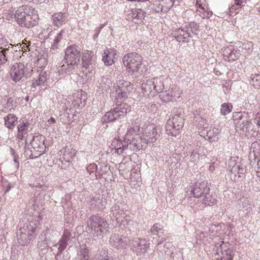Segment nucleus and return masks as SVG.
<instances>
[{"mask_svg":"<svg viewBox=\"0 0 260 260\" xmlns=\"http://www.w3.org/2000/svg\"><path fill=\"white\" fill-rule=\"evenodd\" d=\"M169 79L157 77L144 81L142 84V90L144 94L153 97L159 93L162 102H175L183 93L182 90L174 84L168 85Z\"/></svg>","mask_w":260,"mask_h":260,"instance_id":"nucleus-1","label":"nucleus"},{"mask_svg":"<svg viewBox=\"0 0 260 260\" xmlns=\"http://www.w3.org/2000/svg\"><path fill=\"white\" fill-rule=\"evenodd\" d=\"M15 17L19 25L27 28L34 27L39 20L37 11L26 5L22 6L17 9L15 13Z\"/></svg>","mask_w":260,"mask_h":260,"instance_id":"nucleus-2","label":"nucleus"},{"mask_svg":"<svg viewBox=\"0 0 260 260\" xmlns=\"http://www.w3.org/2000/svg\"><path fill=\"white\" fill-rule=\"evenodd\" d=\"M88 230L90 236L95 240L102 239L109 229L107 220L99 215H92L87 220Z\"/></svg>","mask_w":260,"mask_h":260,"instance_id":"nucleus-3","label":"nucleus"},{"mask_svg":"<svg viewBox=\"0 0 260 260\" xmlns=\"http://www.w3.org/2000/svg\"><path fill=\"white\" fill-rule=\"evenodd\" d=\"M32 69L28 63H15L11 67L10 71L11 78L15 82L20 81L24 77L29 78L32 75Z\"/></svg>","mask_w":260,"mask_h":260,"instance_id":"nucleus-4","label":"nucleus"},{"mask_svg":"<svg viewBox=\"0 0 260 260\" xmlns=\"http://www.w3.org/2000/svg\"><path fill=\"white\" fill-rule=\"evenodd\" d=\"M124 66L130 74L137 73L140 69L143 62L142 57L135 52L125 54L122 58Z\"/></svg>","mask_w":260,"mask_h":260,"instance_id":"nucleus-5","label":"nucleus"},{"mask_svg":"<svg viewBox=\"0 0 260 260\" xmlns=\"http://www.w3.org/2000/svg\"><path fill=\"white\" fill-rule=\"evenodd\" d=\"M215 258L217 260H232L234 253L232 245L228 242L219 240L215 244L213 249Z\"/></svg>","mask_w":260,"mask_h":260,"instance_id":"nucleus-6","label":"nucleus"},{"mask_svg":"<svg viewBox=\"0 0 260 260\" xmlns=\"http://www.w3.org/2000/svg\"><path fill=\"white\" fill-rule=\"evenodd\" d=\"M35 232L36 227L32 222L26 223L22 226L21 225L16 233L18 242L22 245L28 243L34 238Z\"/></svg>","mask_w":260,"mask_h":260,"instance_id":"nucleus-7","label":"nucleus"},{"mask_svg":"<svg viewBox=\"0 0 260 260\" xmlns=\"http://www.w3.org/2000/svg\"><path fill=\"white\" fill-rule=\"evenodd\" d=\"M184 125V119L179 115H175L170 118L166 125V131L167 134L172 136H177Z\"/></svg>","mask_w":260,"mask_h":260,"instance_id":"nucleus-8","label":"nucleus"},{"mask_svg":"<svg viewBox=\"0 0 260 260\" xmlns=\"http://www.w3.org/2000/svg\"><path fill=\"white\" fill-rule=\"evenodd\" d=\"M80 52L76 46H70L65 52V59L68 64V72H70L75 68L80 60Z\"/></svg>","mask_w":260,"mask_h":260,"instance_id":"nucleus-9","label":"nucleus"},{"mask_svg":"<svg viewBox=\"0 0 260 260\" xmlns=\"http://www.w3.org/2000/svg\"><path fill=\"white\" fill-rule=\"evenodd\" d=\"M161 132V127L153 124H148L142 128V134L144 140L148 144L153 143L159 137Z\"/></svg>","mask_w":260,"mask_h":260,"instance_id":"nucleus-10","label":"nucleus"},{"mask_svg":"<svg viewBox=\"0 0 260 260\" xmlns=\"http://www.w3.org/2000/svg\"><path fill=\"white\" fill-rule=\"evenodd\" d=\"M117 88L112 92V95L120 100L126 99L134 88L133 85L128 81L120 80L117 82Z\"/></svg>","mask_w":260,"mask_h":260,"instance_id":"nucleus-11","label":"nucleus"},{"mask_svg":"<svg viewBox=\"0 0 260 260\" xmlns=\"http://www.w3.org/2000/svg\"><path fill=\"white\" fill-rule=\"evenodd\" d=\"M210 189L206 182H196L187 188L186 193L189 197L200 198L205 193L209 192Z\"/></svg>","mask_w":260,"mask_h":260,"instance_id":"nucleus-12","label":"nucleus"},{"mask_svg":"<svg viewBox=\"0 0 260 260\" xmlns=\"http://www.w3.org/2000/svg\"><path fill=\"white\" fill-rule=\"evenodd\" d=\"M229 169L230 170L229 175L230 179L234 182L239 181L245 172L244 167L232 159L229 161Z\"/></svg>","mask_w":260,"mask_h":260,"instance_id":"nucleus-13","label":"nucleus"},{"mask_svg":"<svg viewBox=\"0 0 260 260\" xmlns=\"http://www.w3.org/2000/svg\"><path fill=\"white\" fill-rule=\"evenodd\" d=\"M235 116H238V119L236 122L237 131H242L246 135L250 134V131L252 132L253 124L251 120L248 118L246 115L241 113H238Z\"/></svg>","mask_w":260,"mask_h":260,"instance_id":"nucleus-14","label":"nucleus"},{"mask_svg":"<svg viewBox=\"0 0 260 260\" xmlns=\"http://www.w3.org/2000/svg\"><path fill=\"white\" fill-rule=\"evenodd\" d=\"M132 249L138 256L144 255L149 247V242L144 239L135 238L132 241Z\"/></svg>","mask_w":260,"mask_h":260,"instance_id":"nucleus-15","label":"nucleus"},{"mask_svg":"<svg viewBox=\"0 0 260 260\" xmlns=\"http://www.w3.org/2000/svg\"><path fill=\"white\" fill-rule=\"evenodd\" d=\"M222 52L223 58L228 61L236 60L241 55L240 50L233 46L223 48Z\"/></svg>","mask_w":260,"mask_h":260,"instance_id":"nucleus-16","label":"nucleus"},{"mask_svg":"<svg viewBox=\"0 0 260 260\" xmlns=\"http://www.w3.org/2000/svg\"><path fill=\"white\" fill-rule=\"evenodd\" d=\"M144 140V137L142 134L136 135L135 137L129 141V143L126 145L128 149L135 151L141 149L148 144L147 142Z\"/></svg>","mask_w":260,"mask_h":260,"instance_id":"nucleus-17","label":"nucleus"},{"mask_svg":"<svg viewBox=\"0 0 260 260\" xmlns=\"http://www.w3.org/2000/svg\"><path fill=\"white\" fill-rule=\"evenodd\" d=\"M66 31L62 29L59 32L52 31L49 34V37L52 41L51 49L55 50L58 48L63 41V37L66 36Z\"/></svg>","mask_w":260,"mask_h":260,"instance_id":"nucleus-18","label":"nucleus"},{"mask_svg":"<svg viewBox=\"0 0 260 260\" xmlns=\"http://www.w3.org/2000/svg\"><path fill=\"white\" fill-rule=\"evenodd\" d=\"M112 151L113 153H116L118 155L122 154L124 156V154H126V150H128V147L126 145H124L121 141L118 138H115L111 143Z\"/></svg>","mask_w":260,"mask_h":260,"instance_id":"nucleus-19","label":"nucleus"},{"mask_svg":"<svg viewBox=\"0 0 260 260\" xmlns=\"http://www.w3.org/2000/svg\"><path fill=\"white\" fill-rule=\"evenodd\" d=\"M109 242L112 246L118 249H121L126 246V238L119 234H114L111 236Z\"/></svg>","mask_w":260,"mask_h":260,"instance_id":"nucleus-20","label":"nucleus"},{"mask_svg":"<svg viewBox=\"0 0 260 260\" xmlns=\"http://www.w3.org/2000/svg\"><path fill=\"white\" fill-rule=\"evenodd\" d=\"M196 11L203 18H209L212 15V12L209 11L206 7L205 0H197Z\"/></svg>","mask_w":260,"mask_h":260,"instance_id":"nucleus-21","label":"nucleus"},{"mask_svg":"<svg viewBox=\"0 0 260 260\" xmlns=\"http://www.w3.org/2000/svg\"><path fill=\"white\" fill-rule=\"evenodd\" d=\"M220 131L218 128L210 126L204 129L202 135L206 134V139L211 142H217L219 139Z\"/></svg>","mask_w":260,"mask_h":260,"instance_id":"nucleus-22","label":"nucleus"},{"mask_svg":"<svg viewBox=\"0 0 260 260\" xmlns=\"http://www.w3.org/2000/svg\"><path fill=\"white\" fill-rule=\"evenodd\" d=\"M137 126L131 127L129 128H127V131L125 133L124 128L122 127V126H121V127L118 129V133L121 138H123L125 142L126 141L128 142V141H130L133 138L135 137L136 135H138L137 134Z\"/></svg>","mask_w":260,"mask_h":260,"instance_id":"nucleus-23","label":"nucleus"},{"mask_svg":"<svg viewBox=\"0 0 260 260\" xmlns=\"http://www.w3.org/2000/svg\"><path fill=\"white\" fill-rule=\"evenodd\" d=\"M72 104L74 108H81L84 106L86 101L85 93L82 91H76L73 95Z\"/></svg>","mask_w":260,"mask_h":260,"instance_id":"nucleus-24","label":"nucleus"},{"mask_svg":"<svg viewBox=\"0 0 260 260\" xmlns=\"http://www.w3.org/2000/svg\"><path fill=\"white\" fill-rule=\"evenodd\" d=\"M131 110V107L126 104H123L113 109L114 117L115 121L121 119L127 113Z\"/></svg>","mask_w":260,"mask_h":260,"instance_id":"nucleus-25","label":"nucleus"},{"mask_svg":"<svg viewBox=\"0 0 260 260\" xmlns=\"http://www.w3.org/2000/svg\"><path fill=\"white\" fill-rule=\"evenodd\" d=\"M116 51L113 49L110 48L105 50L103 54V60L107 66H111L115 62Z\"/></svg>","mask_w":260,"mask_h":260,"instance_id":"nucleus-26","label":"nucleus"},{"mask_svg":"<svg viewBox=\"0 0 260 260\" xmlns=\"http://www.w3.org/2000/svg\"><path fill=\"white\" fill-rule=\"evenodd\" d=\"M174 37L180 43L188 42L190 38L192 37L188 30L178 28L174 32Z\"/></svg>","mask_w":260,"mask_h":260,"instance_id":"nucleus-27","label":"nucleus"},{"mask_svg":"<svg viewBox=\"0 0 260 260\" xmlns=\"http://www.w3.org/2000/svg\"><path fill=\"white\" fill-rule=\"evenodd\" d=\"M31 146L37 151L42 152L45 147L44 138L42 136H35L31 142Z\"/></svg>","mask_w":260,"mask_h":260,"instance_id":"nucleus-28","label":"nucleus"},{"mask_svg":"<svg viewBox=\"0 0 260 260\" xmlns=\"http://www.w3.org/2000/svg\"><path fill=\"white\" fill-rule=\"evenodd\" d=\"M90 249L85 245H82L78 249L75 260H89Z\"/></svg>","mask_w":260,"mask_h":260,"instance_id":"nucleus-29","label":"nucleus"},{"mask_svg":"<svg viewBox=\"0 0 260 260\" xmlns=\"http://www.w3.org/2000/svg\"><path fill=\"white\" fill-rule=\"evenodd\" d=\"M48 75L46 71H40L38 78L32 80V87L36 88L44 85L48 79Z\"/></svg>","mask_w":260,"mask_h":260,"instance_id":"nucleus-30","label":"nucleus"},{"mask_svg":"<svg viewBox=\"0 0 260 260\" xmlns=\"http://www.w3.org/2000/svg\"><path fill=\"white\" fill-rule=\"evenodd\" d=\"M29 124L28 123L21 122L17 126V138L18 140H22L24 136L28 133Z\"/></svg>","mask_w":260,"mask_h":260,"instance_id":"nucleus-31","label":"nucleus"},{"mask_svg":"<svg viewBox=\"0 0 260 260\" xmlns=\"http://www.w3.org/2000/svg\"><path fill=\"white\" fill-rule=\"evenodd\" d=\"M71 234L68 231H64L63 235L58 242V250L62 251L67 247V243L70 239Z\"/></svg>","mask_w":260,"mask_h":260,"instance_id":"nucleus-32","label":"nucleus"},{"mask_svg":"<svg viewBox=\"0 0 260 260\" xmlns=\"http://www.w3.org/2000/svg\"><path fill=\"white\" fill-rule=\"evenodd\" d=\"M18 120V118L13 114H9L4 118L5 125L9 129H13Z\"/></svg>","mask_w":260,"mask_h":260,"instance_id":"nucleus-33","label":"nucleus"},{"mask_svg":"<svg viewBox=\"0 0 260 260\" xmlns=\"http://www.w3.org/2000/svg\"><path fill=\"white\" fill-rule=\"evenodd\" d=\"M242 53L245 57H249L253 52V44L251 42H245L242 45Z\"/></svg>","mask_w":260,"mask_h":260,"instance_id":"nucleus-34","label":"nucleus"},{"mask_svg":"<svg viewBox=\"0 0 260 260\" xmlns=\"http://www.w3.org/2000/svg\"><path fill=\"white\" fill-rule=\"evenodd\" d=\"M67 18L65 14L58 12L52 15V20L54 24L57 26L62 25Z\"/></svg>","mask_w":260,"mask_h":260,"instance_id":"nucleus-35","label":"nucleus"},{"mask_svg":"<svg viewBox=\"0 0 260 260\" xmlns=\"http://www.w3.org/2000/svg\"><path fill=\"white\" fill-rule=\"evenodd\" d=\"M50 230H47L45 232L42 233L40 236V239L41 241H38V246L40 248L43 249L44 247L47 246L48 241L49 240V237H48V235L50 234Z\"/></svg>","mask_w":260,"mask_h":260,"instance_id":"nucleus-36","label":"nucleus"},{"mask_svg":"<svg viewBox=\"0 0 260 260\" xmlns=\"http://www.w3.org/2000/svg\"><path fill=\"white\" fill-rule=\"evenodd\" d=\"M93 56V52L92 51H86L84 52L82 59L83 66L84 68H87L89 67V66L91 64Z\"/></svg>","mask_w":260,"mask_h":260,"instance_id":"nucleus-37","label":"nucleus"},{"mask_svg":"<svg viewBox=\"0 0 260 260\" xmlns=\"http://www.w3.org/2000/svg\"><path fill=\"white\" fill-rule=\"evenodd\" d=\"M47 55L45 53L41 55H38L36 60L37 68L38 71H43L42 68H44L47 64Z\"/></svg>","mask_w":260,"mask_h":260,"instance_id":"nucleus-38","label":"nucleus"},{"mask_svg":"<svg viewBox=\"0 0 260 260\" xmlns=\"http://www.w3.org/2000/svg\"><path fill=\"white\" fill-rule=\"evenodd\" d=\"M117 222L119 223L121 225L126 227V228H131L135 224V222L131 219L129 216L123 215L121 216L120 219L117 220Z\"/></svg>","mask_w":260,"mask_h":260,"instance_id":"nucleus-39","label":"nucleus"},{"mask_svg":"<svg viewBox=\"0 0 260 260\" xmlns=\"http://www.w3.org/2000/svg\"><path fill=\"white\" fill-rule=\"evenodd\" d=\"M203 196L202 203L206 206H212L216 203L215 196L210 194L209 192L205 193Z\"/></svg>","mask_w":260,"mask_h":260,"instance_id":"nucleus-40","label":"nucleus"},{"mask_svg":"<svg viewBox=\"0 0 260 260\" xmlns=\"http://www.w3.org/2000/svg\"><path fill=\"white\" fill-rule=\"evenodd\" d=\"M111 214L112 216L116 218V220L117 219H120L121 216H123V215H125L124 211L120 210L119 206L117 205H115L112 207Z\"/></svg>","mask_w":260,"mask_h":260,"instance_id":"nucleus-41","label":"nucleus"},{"mask_svg":"<svg viewBox=\"0 0 260 260\" xmlns=\"http://www.w3.org/2000/svg\"><path fill=\"white\" fill-rule=\"evenodd\" d=\"M233 106L229 103H223L221 105L220 113L222 115H226L232 112Z\"/></svg>","mask_w":260,"mask_h":260,"instance_id":"nucleus-42","label":"nucleus"},{"mask_svg":"<svg viewBox=\"0 0 260 260\" xmlns=\"http://www.w3.org/2000/svg\"><path fill=\"white\" fill-rule=\"evenodd\" d=\"M113 109L110 111L107 112L102 117L101 121L103 123H109L115 121V118L114 117Z\"/></svg>","mask_w":260,"mask_h":260,"instance_id":"nucleus-43","label":"nucleus"},{"mask_svg":"<svg viewBox=\"0 0 260 260\" xmlns=\"http://www.w3.org/2000/svg\"><path fill=\"white\" fill-rule=\"evenodd\" d=\"M250 83L255 88H259L260 87V74L251 75Z\"/></svg>","mask_w":260,"mask_h":260,"instance_id":"nucleus-44","label":"nucleus"},{"mask_svg":"<svg viewBox=\"0 0 260 260\" xmlns=\"http://www.w3.org/2000/svg\"><path fill=\"white\" fill-rule=\"evenodd\" d=\"M163 226L160 223H155L150 229V233L152 235H158L159 233H163Z\"/></svg>","mask_w":260,"mask_h":260,"instance_id":"nucleus-45","label":"nucleus"},{"mask_svg":"<svg viewBox=\"0 0 260 260\" xmlns=\"http://www.w3.org/2000/svg\"><path fill=\"white\" fill-rule=\"evenodd\" d=\"M131 16L133 18L142 19L145 17L144 12L141 9H136L133 10Z\"/></svg>","mask_w":260,"mask_h":260,"instance_id":"nucleus-46","label":"nucleus"},{"mask_svg":"<svg viewBox=\"0 0 260 260\" xmlns=\"http://www.w3.org/2000/svg\"><path fill=\"white\" fill-rule=\"evenodd\" d=\"M8 49L0 47V64H4L7 60L6 53Z\"/></svg>","mask_w":260,"mask_h":260,"instance_id":"nucleus-47","label":"nucleus"},{"mask_svg":"<svg viewBox=\"0 0 260 260\" xmlns=\"http://www.w3.org/2000/svg\"><path fill=\"white\" fill-rule=\"evenodd\" d=\"M76 154L75 150L72 149L70 153H64L63 160L67 162H71Z\"/></svg>","mask_w":260,"mask_h":260,"instance_id":"nucleus-48","label":"nucleus"},{"mask_svg":"<svg viewBox=\"0 0 260 260\" xmlns=\"http://www.w3.org/2000/svg\"><path fill=\"white\" fill-rule=\"evenodd\" d=\"M76 154L75 150L72 149L70 153H64L63 160L67 162H71Z\"/></svg>","mask_w":260,"mask_h":260,"instance_id":"nucleus-49","label":"nucleus"},{"mask_svg":"<svg viewBox=\"0 0 260 260\" xmlns=\"http://www.w3.org/2000/svg\"><path fill=\"white\" fill-rule=\"evenodd\" d=\"M10 153L13 156V161L15 164L16 168L18 169L19 167V157L18 155L16 153L15 150L12 148H10Z\"/></svg>","mask_w":260,"mask_h":260,"instance_id":"nucleus-50","label":"nucleus"},{"mask_svg":"<svg viewBox=\"0 0 260 260\" xmlns=\"http://www.w3.org/2000/svg\"><path fill=\"white\" fill-rule=\"evenodd\" d=\"M187 29H190L192 33H196V31L199 29V25L195 22H191L186 26Z\"/></svg>","mask_w":260,"mask_h":260,"instance_id":"nucleus-51","label":"nucleus"},{"mask_svg":"<svg viewBox=\"0 0 260 260\" xmlns=\"http://www.w3.org/2000/svg\"><path fill=\"white\" fill-rule=\"evenodd\" d=\"M171 257L174 260H179L182 257V253L179 249L175 248L174 251L171 253Z\"/></svg>","mask_w":260,"mask_h":260,"instance_id":"nucleus-52","label":"nucleus"},{"mask_svg":"<svg viewBox=\"0 0 260 260\" xmlns=\"http://www.w3.org/2000/svg\"><path fill=\"white\" fill-rule=\"evenodd\" d=\"M245 204H246V208L243 210L244 212H246V214H251L252 213V207L251 204H249L248 201L246 199H244Z\"/></svg>","mask_w":260,"mask_h":260,"instance_id":"nucleus-53","label":"nucleus"},{"mask_svg":"<svg viewBox=\"0 0 260 260\" xmlns=\"http://www.w3.org/2000/svg\"><path fill=\"white\" fill-rule=\"evenodd\" d=\"M216 160L217 159L213 158L211 160V162L209 163L208 170L210 172H213L215 170V168L218 166V164L216 162Z\"/></svg>","mask_w":260,"mask_h":260,"instance_id":"nucleus-54","label":"nucleus"},{"mask_svg":"<svg viewBox=\"0 0 260 260\" xmlns=\"http://www.w3.org/2000/svg\"><path fill=\"white\" fill-rule=\"evenodd\" d=\"M13 186L14 185L13 184L7 181L5 182L3 186L5 193L8 192Z\"/></svg>","mask_w":260,"mask_h":260,"instance_id":"nucleus-55","label":"nucleus"},{"mask_svg":"<svg viewBox=\"0 0 260 260\" xmlns=\"http://www.w3.org/2000/svg\"><path fill=\"white\" fill-rule=\"evenodd\" d=\"M175 2V0H162L161 4L162 5L166 4L167 9H170L173 5L174 3Z\"/></svg>","mask_w":260,"mask_h":260,"instance_id":"nucleus-56","label":"nucleus"},{"mask_svg":"<svg viewBox=\"0 0 260 260\" xmlns=\"http://www.w3.org/2000/svg\"><path fill=\"white\" fill-rule=\"evenodd\" d=\"M98 169V166L95 164H92L87 168V170L91 174V172H96Z\"/></svg>","mask_w":260,"mask_h":260,"instance_id":"nucleus-57","label":"nucleus"},{"mask_svg":"<svg viewBox=\"0 0 260 260\" xmlns=\"http://www.w3.org/2000/svg\"><path fill=\"white\" fill-rule=\"evenodd\" d=\"M256 176L259 181H260V160L257 161V167L255 168Z\"/></svg>","mask_w":260,"mask_h":260,"instance_id":"nucleus-58","label":"nucleus"},{"mask_svg":"<svg viewBox=\"0 0 260 260\" xmlns=\"http://www.w3.org/2000/svg\"><path fill=\"white\" fill-rule=\"evenodd\" d=\"M191 158L193 161H196L199 159V154L198 153H193V152L191 154Z\"/></svg>","mask_w":260,"mask_h":260,"instance_id":"nucleus-59","label":"nucleus"},{"mask_svg":"<svg viewBox=\"0 0 260 260\" xmlns=\"http://www.w3.org/2000/svg\"><path fill=\"white\" fill-rule=\"evenodd\" d=\"M255 121L257 125L260 126V112L256 114Z\"/></svg>","mask_w":260,"mask_h":260,"instance_id":"nucleus-60","label":"nucleus"},{"mask_svg":"<svg viewBox=\"0 0 260 260\" xmlns=\"http://www.w3.org/2000/svg\"><path fill=\"white\" fill-rule=\"evenodd\" d=\"M56 122V120L53 117H51L48 120V125H52V124L53 123H55Z\"/></svg>","mask_w":260,"mask_h":260,"instance_id":"nucleus-61","label":"nucleus"},{"mask_svg":"<svg viewBox=\"0 0 260 260\" xmlns=\"http://www.w3.org/2000/svg\"><path fill=\"white\" fill-rule=\"evenodd\" d=\"M167 237H163L161 238H159L157 240V245L161 244L163 242L167 240Z\"/></svg>","mask_w":260,"mask_h":260,"instance_id":"nucleus-62","label":"nucleus"},{"mask_svg":"<svg viewBox=\"0 0 260 260\" xmlns=\"http://www.w3.org/2000/svg\"><path fill=\"white\" fill-rule=\"evenodd\" d=\"M126 164L125 163L121 162L119 165V171L124 170L126 169Z\"/></svg>","mask_w":260,"mask_h":260,"instance_id":"nucleus-63","label":"nucleus"},{"mask_svg":"<svg viewBox=\"0 0 260 260\" xmlns=\"http://www.w3.org/2000/svg\"><path fill=\"white\" fill-rule=\"evenodd\" d=\"M47 0H35V4L37 3H45Z\"/></svg>","mask_w":260,"mask_h":260,"instance_id":"nucleus-64","label":"nucleus"}]
</instances>
